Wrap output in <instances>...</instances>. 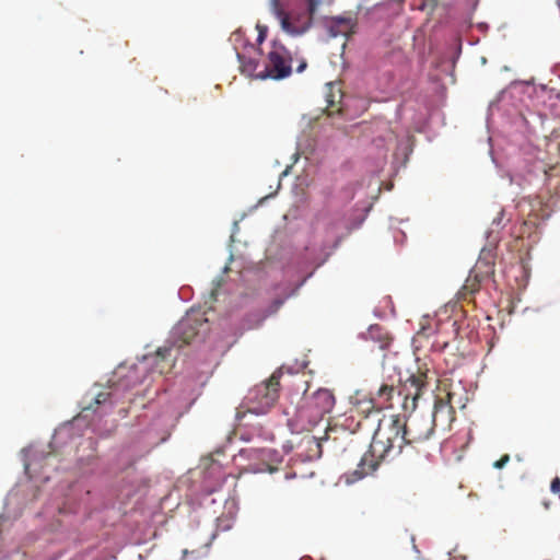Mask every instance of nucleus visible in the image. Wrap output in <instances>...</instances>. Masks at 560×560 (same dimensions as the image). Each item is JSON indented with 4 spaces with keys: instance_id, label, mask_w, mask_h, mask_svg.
Returning a JSON list of instances; mask_svg holds the SVG:
<instances>
[{
    "instance_id": "nucleus-1",
    "label": "nucleus",
    "mask_w": 560,
    "mask_h": 560,
    "mask_svg": "<svg viewBox=\"0 0 560 560\" xmlns=\"http://www.w3.org/2000/svg\"><path fill=\"white\" fill-rule=\"evenodd\" d=\"M197 324L198 319L190 317L180 319L172 329L164 346L156 350L155 357L143 355L142 360L131 365L127 373L119 368L115 371L113 378L108 380V386L105 388L95 385L88 395L90 404L83 408L82 415L59 425L52 434L49 447L55 450L65 446L74 436L80 435L81 419H86L91 415L100 419L107 416L128 390L145 381L148 371L153 370L151 361L156 363L158 360H173L176 366L184 347L198 349L205 342L206 336L200 335Z\"/></svg>"
},
{
    "instance_id": "nucleus-2",
    "label": "nucleus",
    "mask_w": 560,
    "mask_h": 560,
    "mask_svg": "<svg viewBox=\"0 0 560 560\" xmlns=\"http://www.w3.org/2000/svg\"><path fill=\"white\" fill-rule=\"evenodd\" d=\"M486 122L489 132H497L504 139L501 150L506 165L502 166L500 156L494 152L493 138H488L489 153L501 177L508 178L511 185L521 189L545 179L546 168L538 159L540 150L533 143L530 128L521 113L493 101L489 104Z\"/></svg>"
},
{
    "instance_id": "nucleus-3",
    "label": "nucleus",
    "mask_w": 560,
    "mask_h": 560,
    "mask_svg": "<svg viewBox=\"0 0 560 560\" xmlns=\"http://www.w3.org/2000/svg\"><path fill=\"white\" fill-rule=\"evenodd\" d=\"M137 492V486L127 479L115 482L101 493L80 492L71 486L66 492L56 491L38 515L46 520L50 532H69L88 520L113 526L126 514L125 505Z\"/></svg>"
},
{
    "instance_id": "nucleus-4",
    "label": "nucleus",
    "mask_w": 560,
    "mask_h": 560,
    "mask_svg": "<svg viewBox=\"0 0 560 560\" xmlns=\"http://www.w3.org/2000/svg\"><path fill=\"white\" fill-rule=\"evenodd\" d=\"M206 380L203 373L189 372L188 370L185 375H177L168 388L170 404L153 417L129 444L122 447L120 452L121 459L130 465L149 454L154 447L166 442L179 418L189 411L200 396Z\"/></svg>"
},
{
    "instance_id": "nucleus-5",
    "label": "nucleus",
    "mask_w": 560,
    "mask_h": 560,
    "mask_svg": "<svg viewBox=\"0 0 560 560\" xmlns=\"http://www.w3.org/2000/svg\"><path fill=\"white\" fill-rule=\"evenodd\" d=\"M360 183L353 179L336 177L332 183L322 188L324 206L317 212L312 228L316 235L324 234L320 241V259H314L316 267L326 262L328 257L338 247L345 232L360 229L372 209V205L354 209L350 218H346L342 209L354 198Z\"/></svg>"
},
{
    "instance_id": "nucleus-6",
    "label": "nucleus",
    "mask_w": 560,
    "mask_h": 560,
    "mask_svg": "<svg viewBox=\"0 0 560 560\" xmlns=\"http://www.w3.org/2000/svg\"><path fill=\"white\" fill-rule=\"evenodd\" d=\"M380 428L374 433L370 448L361 457L357 468L352 471L346 472L342 478L347 485H352L359 480H362L369 475H372L377 470L380 460L375 459L376 454L380 452L378 447H382V452L378 457L385 459L390 455V452L395 447V442L400 440L398 444V451L396 455L402 452L405 444H410L417 439L416 435L411 434V431L406 427L405 422L399 417H393L390 422L392 435L387 436L386 443L376 439Z\"/></svg>"
},
{
    "instance_id": "nucleus-7",
    "label": "nucleus",
    "mask_w": 560,
    "mask_h": 560,
    "mask_svg": "<svg viewBox=\"0 0 560 560\" xmlns=\"http://www.w3.org/2000/svg\"><path fill=\"white\" fill-rule=\"evenodd\" d=\"M322 0H269V9L281 30L292 37L304 35L312 26V15Z\"/></svg>"
},
{
    "instance_id": "nucleus-8",
    "label": "nucleus",
    "mask_w": 560,
    "mask_h": 560,
    "mask_svg": "<svg viewBox=\"0 0 560 560\" xmlns=\"http://www.w3.org/2000/svg\"><path fill=\"white\" fill-rule=\"evenodd\" d=\"M307 401L298 406L295 416L288 419V427L292 433H301L316 427L335 406V397L326 388L316 390Z\"/></svg>"
},
{
    "instance_id": "nucleus-9",
    "label": "nucleus",
    "mask_w": 560,
    "mask_h": 560,
    "mask_svg": "<svg viewBox=\"0 0 560 560\" xmlns=\"http://www.w3.org/2000/svg\"><path fill=\"white\" fill-rule=\"evenodd\" d=\"M284 366H281L273 372L270 380L261 383L250 389L245 397V410H237L235 421L238 425H249L248 422L243 423V420L248 416H265L270 408L275 405L279 393V380L283 374Z\"/></svg>"
},
{
    "instance_id": "nucleus-10",
    "label": "nucleus",
    "mask_w": 560,
    "mask_h": 560,
    "mask_svg": "<svg viewBox=\"0 0 560 560\" xmlns=\"http://www.w3.org/2000/svg\"><path fill=\"white\" fill-rule=\"evenodd\" d=\"M237 456L248 460L245 469L252 474L273 472L272 464L281 463L282 454L276 448L245 447L238 451Z\"/></svg>"
},
{
    "instance_id": "nucleus-11",
    "label": "nucleus",
    "mask_w": 560,
    "mask_h": 560,
    "mask_svg": "<svg viewBox=\"0 0 560 560\" xmlns=\"http://www.w3.org/2000/svg\"><path fill=\"white\" fill-rule=\"evenodd\" d=\"M305 259L308 260V262L311 265H314V269L312 271L307 272L305 276H303L302 279L295 283L294 289H292L290 291V293H288L285 295L284 299H275L272 301V303L269 305V307L267 308L266 314H260V313L247 314L244 318V326H247V328H253L254 327L252 325L253 322H256V325H260L266 319L267 316L277 312L288 298L295 294L298 292V290L304 285V283L307 281V279H310L313 276L314 270L317 268L316 265L313 262L314 259L318 260V259H320V256L317 255V256L313 257V254L311 253V246H306L305 247Z\"/></svg>"
},
{
    "instance_id": "nucleus-12",
    "label": "nucleus",
    "mask_w": 560,
    "mask_h": 560,
    "mask_svg": "<svg viewBox=\"0 0 560 560\" xmlns=\"http://www.w3.org/2000/svg\"><path fill=\"white\" fill-rule=\"evenodd\" d=\"M282 55L277 50L269 51L267 58L271 66H265L264 70L258 72L257 79L281 81L289 78L292 74L291 57Z\"/></svg>"
},
{
    "instance_id": "nucleus-13",
    "label": "nucleus",
    "mask_w": 560,
    "mask_h": 560,
    "mask_svg": "<svg viewBox=\"0 0 560 560\" xmlns=\"http://www.w3.org/2000/svg\"><path fill=\"white\" fill-rule=\"evenodd\" d=\"M411 152L412 148L409 137L401 138L397 143V150L394 154V160L392 163L395 174H397L401 167L406 166Z\"/></svg>"
},
{
    "instance_id": "nucleus-14",
    "label": "nucleus",
    "mask_w": 560,
    "mask_h": 560,
    "mask_svg": "<svg viewBox=\"0 0 560 560\" xmlns=\"http://www.w3.org/2000/svg\"><path fill=\"white\" fill-rule=\"evenodd\" d=\"M358 338L362 340H372L377 343L381 350H385L389 347V341L383 327L377 324L370 325L366 331H362L358 335Z\"/></svg>"
},
{
    "instance_id": "nucleus-15",
    "label": "nucleus",
    "mask_w": 560,
    "mask_h": 560,
    "mask_svg": "<svg viewBox=\"0 0 560 560\" xmlns=\"http://www.w3.org/2000/svg\"><path fill=\"white\" fill-rule=\"evenodd\" d=\"M236 51V59L240 62V71L242 74L247 75L252 79H257L258 72L256 71L259 67V60L254 57H247L245 54Z\"/></svg>"
},
{
    "instance_id": "nucleus-16",
    "label": "nucleus",
    "mask_w": 560,
    "mask_h": 560,
    "mask_svg": "<svg viewBox=\"0 0 560 560\" xmlns=\"http://www.w3.org/2000/svg\"><path fill=\"white\" fill-rule=\"evenodd\" d=\"M24 470L28 471L31 467V460H43L46 458L47 453L45 450H39L36 445L31 444L30 446L22 450Z\"/></svg>"
},
{
    "instance_id": "nucleus-17",
    "label": "nucleus",
    "mask_w": 560,
    "mask_h": 560,
    "mask_svg": "<svg viewBox=\"0 0 560 560\" xmlns=\"http://www.w3.org/2000/svg\"><path fill=\"white\" fill-rule=\"evenodd\" d=\"M217 533L213 532L210 534L208 540L202 545L199 549H184L183 550V558L190 557L192 560H199L208 556L210 551V547L212 545V541L215 539Z\"/></svg>"
},
{
    "instance_id": "nucleus-18",
    "label": "nucleus",
    "mask_w": 560,
    "mask_h": 560,
    "mask_svg": "<svg viewBox=\"0 0 560 560\" xmlns=\"http://www.w3.org/2000/svg\"><path fill=\"white\" fill-rule=\"evenodd\" d=\"M325 89H326L325 97L329 105H334L336 103V93H337L339 95L342 104L345 106H347V101H346L343 94L341 93V91L339 90L337 82L332 81V82L326 83Z\"/></svg>"
},
{
    "instance_id": "nucleus-19",
    "label": "nucleus",
    "mask_w": 560,
    "mask_h": 560,
    "mask_svg": "<svg viewBox=\"0 0 560 560\" xmlns=\"http://www.w3.org/2000/svg\"><path fill=\"white\" fill-rule=\"evenodd\" d=\"M387 159V150L386 149H380L377 152V156L375 159V165L372 168H366L369 173H371L373 176H376L381 173L384 165L386 164Z\"/></svg>"
},
{
    "instance_id": "nucleus-20",
    "label": "nucleus",
    "mask_w": 560,
    "mask_h": 560,
    "mask_svg": "<svg viewBox=\"0 0 560 560\" xmlns=\"http://www.w3.org/2000/svg\"><path fill=\"white\" fill-rule=\"evenodd\" d=\"M256 30L258 32L257 34V38H256V45L257 46H260L267 38V35H268V26L267 25H264V24H260V23H257L256 24ZM256 51L261 55L262 54V49L260 47H257L256 48Z\"/></svg>"
},
{
    "instance_id": "nucleus-21",
    "label": "nucleus",
    "mask_w": 560,
    "mask_h": 560,
    "mask_svg": "<svg viewBox=\"0 0 560 560\" xmlns=\"http://www.w3.org/2000/svg\"><path fill=\"white\" fill-rule=\"evenodd\" d=\"M234 38L235 42H242L244 48H255L254 44L245 37V33L242 28H237L233 32L231 39Z\"/></svg>"
},
{
    "instance_id": "nucleus-22",
    "label": "nucleus",
    "mask_w": 560,
    "mask_h": 560,
    "mask_svg": "<svg viewBox=\"0 0 560 560\" xmlns=\"http://www.w3.org/2000/svg\"><path fill=\"white\" fill-rule=\"evenodd\" d=\"M326 20V28L330 37L335 38L342 34V32L339 30L340 27H338L332 21H330L329 18H327Z\"/></svg>"
},
{
    "instance_id": "nucleus-23",
    "label": "nucleus",
    "mask_w": 560,
    "mask_h": 560,
    "mask_svg": "<svg viewBox=\"0 0 560 560\" xmlns=\"http://www.w3.org/2000/svg\"><path fill=\"white\" fill-rule=\"evenodd\" d=\"M330 21H332L338 27H340L341 25H349V26H353V23H352V19L350 18H346L343 15H336V16H331L329 18Z\"/></svg>"
},
{
    "instance_id": "nucleus-24",
    "label": "nucleus",
    "mask_w": 560,
    "mask_h": 560,
    "mask_svg": "<svg viewBox=\"0 0 560 560\" xmlns=\"http://www.w3.org/2000/svg\"><path fill=\"white\" fill-rule=\"evenodd\" d=\"M178 298L183 302H188L192 298L191 288L190 287H183L178 290Z\"/></svg>"
},
{
    "instance_id": "nucleus-25",
    "label": "nucleus",
    "mask_w": 560,
    "mask_h": 560,
    "mask_svg": "<svg viewBox=\"0 0 560 560\" xmlns=\"http://www.w3.org/2000/svg\"><path fill=\"white\" fill-rule=\"evenodd\" d=\"M271 46L273 50H277L280 54H284L285 56H290L289 49L278 38H273L271 40Z\"/></svg>"
},
{
    "instance_id": "nucleus-26",
    "label": "nucleus",
    "mask_w": 560,
    "mask_h": 560,
    "mask_svg": "<svg viewBox=\"0 0 560 560\" xmlns=\"http://www.w3.org/2000/svg\"><path fill=\"white\" fill-rule=\"evenodd\" d=\"M393 238H394L395 244L404 245L406 240H407V236H406V233L404 231L395 230L394 233H393Z\"/></svg>"
},
{
    "instance_id": "nucleus-27",
    "label": "nucleus",
    "mask_w": 560,
    "mask_h": 560,
    "mask_svg": "<svg viewBox=\"0 0 560 560\" xmlns=\"http://www.w3.org/2000/svg\"><path fill=\"white\" fill-rule=\"evenodd\" d=\"M486 240H487L489 246L495 247V245L499 241V237L497 235H494L493 229H490L486 232Z\"/></svg>"
},
{
    "instance_id": "nucleus-28",
    "label": "nucleus",
    "mask_w": 560,
    "mask_h": 560,
    "mask_svg": "<svg viewBox=\"0 0 560 560\" xmlns=\"http://www.w3.org/2000/svg\"><path fill=\"white\" fill-rule=\"evenodd\" d=\"M504 218V209H501L498 215L492 220V226L502 228L504 224L502 223Z\"/></svg>"
},
{
    "instance_id": "nucleus-29",
    "label": "nucleus",
    "mask_w": 560,
    "mask_h": 560,
    "mask_svg": "<svg viewBox=\"0 0 560 560\" xmlns=\"http://www.w3.org/2000/svg\"><path fill=\"white\" fill-rule=\"evenodd\" d=\"M394 392V388L393 386H389V385H386V384H383L381 387H380V390H378V394L380 396H390V394Z\"/></svg>"
},
{
    "instance_id": "nucleus-30",
    "label": "nucleus",
    "mask_w": 560,
    "mask_h": 560,
    "mask_svg": "<svg viewBox=\"0 0 560 560\" xmlns=\"http://www.w3.org/2000/svg\"><path fill=\"white\" fill-rule=\"evenodd\" d=\"M510 460L509 455H503L499 460L494 462L493 467L497 469L503 468Z\"/></svg>"
},
{
    "instance_id": "nucleus-31",
    "label": "nucleus",
    "mask_w": 560,
    "mask_h": 560,
    "mask_svg": "<svg viewBox=\"0 0 560 560\" xmlns=\"http://www.w3.org/2000/svg\"><path fill=\"white\" fill-rule=\"evenodd\" d=\"M550 491L552 493H560V478L555 477L550 483Z\"/></svg>"
},
{
    "instance_id": "nucleus-32",
    "label": "nucleus",
    "mask_w": 560,
    "mask_h": 560,
    "mask_svg": "<svg viewBox=\"0 0 560 560\" xmlns=\"http://www.w3.org/2000/svg\"><path fill=\"white\" fill-rule=\"evenodd\" d=\"M381 304H384V307H389L390 313L394 315L395 308H394V304H393L392 298L389 295L385 296L381 301Z\"/></svg>"
},
{
    "instance_id": "nucleus-33",
    "label": "nucleus",
    "mask_w": 560,
    "mask_h": 560,
    "mask_svg": "<svg viewBox=\"0 0 560 560\" xmlns=\"http://www.w3.org/2000/svg\"><path fill=\"white\" fill-rule=\"evenodd\" d=\"M373 315L378 319H385L387 317L385 311L382 308V306H376L373 310Z\"/></svg>"
},
{
    "instance_id": "nucleus-34",
    "label": "nucleus",
    "mask_w": 560,
    "mask_h": 560,
    "mask_svg": "<svg viewBox=\"0 0 560 560\" xmlns=\"http://www.w3.org/2000/svg\"><path fill=\"white\" fill-rule=\"evenodd\" d=\"M328 440V436L325 435L324 438L322 439H317L315 436H313V442L315 443L317 450H318V454H317V457H320L322 456V441H327Z\"/></svg>"
},
{
    "instance_id": "nucleus-35",
    "label": "nucleus",
    "mask_w": 560,
    "mask_h": 560,
    "mask_svg": "<svg viewBox=\"0 0 560 560\" xmlns=\"http://www.w3.org/2000/svg\"><path fill=\"white\" fill-rule=\"evenodd\" d=\"M307 68V62L305 59H301L299 66L296 67L295 71L296 73H302Z\"/></svg>"
},
{
    "instance_id": "nucleus-36",
    "label": "nucleus",
    "mask_w": 560,
    "mask_h": 560,
    "mask_svg": "<svg viewBox=\"0 0 560 560\" xmlns=\"http://www.w3.org/2000/svg\"><path fill=\"white\" fill-rule=\"evenodd\" d=\"M305 365H306V364H305V363H303V364H301L299 368L288 366V368H287V372H288L289 374H295V373H298L300 370H302Z\"/></svg>"
},
{
    "instance_id": "nucleus-37",
    "label": "nucleus",
    "mask_w": 560,
    "mask_h": 560,
    "mask_svg": "<svg viewBox=\"0 0 560 560\" xmlns=\"http://www.w3.org/2000/svg\"><path fill=\"white\" fill-rule=\"evenodd\" d=\"M529 84H530V83H529L528 81H524V82H513V83L511 84V89H516L517 86H521V85H522V86H526V88H528V86H529Z\"/></svg>"
},
{
    "instance_id": "nucleus-38",
    "label": "nucleus",
    "mask_w": 560,
    "mask_h": 560,
    "mask_svg": "<svg viewBox=\"0 0 560 560\" xmlns=\"http://www.w3.org/2000/svg\"><path fill=\"white\" fill-rule=\"evenodd\" d=\"M238 231V223L236 221L233 222V231H232V235H231V242H234V235L235 233Z\"/></svg>"
},
{
    "instance_id": "nucleus-39",
    "label": "nucleus",
    "mask_w": 560,
    "mask_h": 560,
    "mask_svg": "<svg viewBox=\"0 0 560 560\" xmlns=\"http://www.w3.org/2000/svg\"><path fill=\"white\" fill-rule=\"evenodd\" d=\"M409 380L411 381V384L416 387V388H419L420 386V381L415 376V375H411L409 377Z\"/></svg>"
},
{
    "instance_id": "nucleus-40",
    "label": "nucleus",
    "mask_w": 560,
    "mask_h": 560,
    "mask_svg": "<svg viewBox=\"0 0 560 560\" xmlns=\"http://www.w3.org/2000/svg\"><path fill=\"white\" fill-rule=\"evenodd\" d=\"M240 439L245 442H249L252 440V435L249 433H241Z\"/></svg>"
},
{
    "instance_id": "nucleus-41",
    "label": "nucleus",
    "mask_w": 560,
    "mask_h": 560,
    "mask_svg": "<svg viewBox=\"0 0 560 560\" xmlns=\"http://www.w3.org/2000/svg\"><path fill=\"white\" fill-rule=\"evenodd\" d=\"M383 142H384V139L382 137H378L374 140V144L376 148H381Z\"/></svg>"
},
{
    "instance_id": "nucleus-42",
    "label": "nucleus",
    "mask_w": 560,
    "mask_h": 560,
    "mask_svg": "<svg viewBox=\"0 0 560 560\" xmlns=\"http://www.w3.org/2000/svg\"><path fill=\"white\" fill-rule=\"evenodd\" d=\"M211 295L214 300H218V296H219V288L217 289H213L212 292H211Z\"/></svg>"
},
{
    "instance_id": "nucleus-43",
    "label": "nucleus",
    "mask_w": 560,
    "mask_h": 560,
    "mask_svg": "<svg viewBox=\"0 0 560 560\" xmlns=\"http://www.w3.org/2000/svg\"><path fill=\"white\" fill-rule=\"evenodd\" d=\"M291 167H292L291 165H288V166L285 167V170L281 173V176H287V175L289 174V172H290Z\"/></svg>"
},
{
    "instance_id": "nucleus-44",
    "label": "nucleus",
    "mask_w": 560,
    "mask_h": 560,
    "mask_svg": "<svg viewBox=\"0 0 560 560\" xmlns=\"http://www.w3.org/2000/svg\"><path fill=\"white\" fill-rule=\"evenodd\" d=\"M292 159H293V164L296 163L300 159V154L299 152H295L293 155H292Z\"/></svg>"
},
{
    "instance_id": "nucleus-45",
    "label": "nucleus",
    "mask_w": 560,
    "mask_h": 560,
    "mask_svg": "<svg viewBox=\"0 0 560 560\" xmlns=\"http://www.w3.org/2000/svg\"><path fill=\"white\" fill-rule=\"evenodd\" d=\"M271 197H273V195L265 196L264 198L260 199L259 203H262L266 199H269Z\"/></svg>"
},
{
    "instance_id": "nucleus-46",
    "label": "nucleus",
    "mask_w": 560,
    "mask_h": 560,
    "mask_svg": "<svg viewBox=\"0 0 560 560\" xmlns=\"http://www.w3.org/2000/svg\"><path fill=\"white\" fill-rule=\"evenodd\" d=\"M94 560H108V559H107V558H105V557H97V558H95Z\"/></svg>"
},
{
    "instance_id": "nucleus-47",
    "label": "nucleus",
    "mask_w": 560,
    "mask_h": 560,
    "mask_svg": "<svg viewBox=\"0 0 560 560\" xmlns=\"http://www.w3.org/2000/svg\"><path fill=\"white\" fill-rule=\"evenodd\" d=\"M228 270H229V267H228V266H225V267L223 268V272H228Z\"/></svg>"
},
{
    "instance_id": "nucleus-48",
    "label": "nucleus",
    "mask_w": 560,
    "mask_h": 560,
    "mask_svg": "<svg viewBox=\"0 0 560 560\" xmlns=\"http://www.w3.org/2000/svg\"><path fill=\"white\" fill-rule=\"evenodd\" d=\"M413 550H415L416 552H419V550H418V548H417V546H416V545H413Z\"/></svg>"
},
{
    "instance_id": "nucleus-49",
    "label": "nucleus",
    "mask_w": 560,
    "mask_h": 560,
    "mask_svg": "<svg viewBox=\"0 0 560 560\" xmlns=\"http://www.w3.org/2000/svg\"><path fill=\"white\" fill-rule=\"evenodd\" d=\"M230 260H233V254L230 252Z\"/></svg>"
},
{
    "instance_id": "nucleus-50",
    "label": "nucleus",
    "mask_w": 560,
    "mask_h": 560,
    "mask_svg": "<svg viewBox=\"0 0 560 560\" xmlns=\"http://www.w3.org/2000/svg\"><path fill=\"white\" fill-rule=\"evenodd\" d=\"M156 369L159 370L160 373H163V370L160 369L158 365H156Z\"/></svg>"
},
{
    "instance_id": "nucleus-51",
    "label": "nucleus",
    "mask_w": 560,
    "mask_h": 560,
    "mask_svg": "<svg viewBox=\"0 0 560 560\" xmlns=\"http://www.w3.org/2000/svg\"><path fill=\"white\" fill-rule=\"evenodd\" d=\"M363 2H366L368 0H362Z\"/></svg>"
}]
</instances>
